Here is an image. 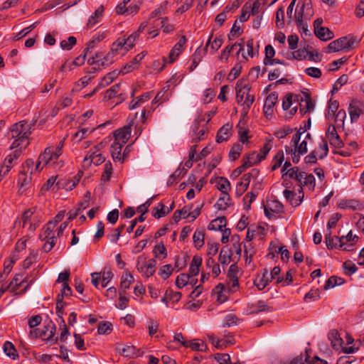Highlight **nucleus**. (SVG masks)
Segmentation results:
<instances>
[{
  "label": "nucleus",
  "instance_id": "e2e57ef3",
  "mask_svg": "<svg viewBox=\"0 0 364 364\" xmlns=\"http://www.w3.org/2000/svg\"><path fill=\"white\" fill-rule=\"evenodd\" d=\"M348 80L347 75H342L333 84V92H337Z\"/></svg>",
  "mask_w": 364,
  "mask_h": 364
},
{
  "label": "nucleus",
  "instance_id": "6e6d98bb",
  "mask_svg": "<svg viewBox=\"0 0 364 364\" xmlns=\"http://www.w3.org/2000/svg\"><path fill=\"white\" fill-rule=\"evenodd\" d=\"M119 84H114L112 85L109 89L106 90L105 93V98L107 100H110L114 97L119 91Z\"/></svg>",
  "mask_w": 364,
  "mask_h": 364
},
{
  "label": "nucleus",
  "instance_id": "13d9d810",
  "mask_svg": "<svg viewBox=\"0 0 364 364\" xmlns=\"http://www.w3.org/2000/svg\"><path fill=\"white\" fill-rule=\"evenodd\" d=\"M112 166L110 161H107L105 164V171L102 175V180L103 181H108L112 176Z\"/></svg>",
  "mask_w": 364,
  "mask_h": 364
},
{
  "label": "nucleus",
  "instance_id": "79ce46f5",
  "mask_svg": "<svg viewBox=\"0 0 364 364\" xmlns=\"http://www.w3.org/2000/svg\"><path fill=\"white\" fill-rule=\"evenodd\" d=\"M217 187L221 193H228V191L230 189V184L227 178L220 177L217 181Z\"/></svg>",
  "mask_w": 364,
  "mask_h": 364
},
{
  "label": "nucleus",
  "instance_id": "a211bd4d",
  "mask_svg": "<svg viewBox=\"0 0 364 364\" xmlns=\"http://www.w3.org/2000/svg\"><path fill=\"white\" fill-rule=\"evenodd\" d=\"M299 176V183L301 185L307 187L311 191L314 190L316 182L315 178L312 174H308L304 171H301Z\"/></svg>",
  "mask_w": 364,
  "mask_h": 364
},
{
  "label": "nucleus",
  "instance_id": "4d7b16f0",
  "mask_svg": "<svg viewBox=\"0 0 364 364\" xmlns=\"http://www.w3.org/2000/svg\"><path fill=\"white\" fill-rule=\"evenodd\" d=\"M55 228V224H53V221H50L48 223L45 228V230L43 235L40 237L41 238L44 237V239L47 237H50L55 236V233L53 232V229Z\"/></svg>",
  "mask_w": 364,
  "mask_h": 364
},
{
  "label": "nucleus",
  "instance_id": "2f4dec72",
  "mask_svg": "<svg viewBox=\"0 0 364 364\" xmlns=\"http://www.w3.org/2000/svg\"><path fill=\"white\" fill-rule=\"evenodd\" d=\"M251 180L250 176L245 174L237 185V193L239 196L242 195L248 188Z\"/></svg>",
  "mask_w": 364,
  "mask_h": 364
},
{
  "label": "nucleus",
  "instance_id": "37998d69",
  "mask_svg": "<svg viewBox=\"0 0 364 364\" xmlns=\"http://www.w3.org/2000/svg\"><path fill=\"white\" fill-rule=\"evenodd\" d=\"M122 38H124V40L126 43V44H124V51H128L134 48L136 42V34L135 32L132 33L127 38L124 36Z\"/></svg>",
  "mask_w": 364,
  "mask_h": 364
},
{
  "label": "nucleus",
  "instance_id": "ddd939ff",
  "mask_svg": "<svg viewBox=\"0 0 364 364\" xmlns=\"http://www.w3.org/2000/svg\"><path fill=\"white\" fill-rule=\"evenodd\" d=\"M299 107L301 115H304L307 112H310L314 109V103L308 93H304L303 96L301 97Z\"/></svg>",
  "mask_w": 364,
  "mask_h": 364
},
{
  "label": "nucleus",
  "instance_id": "f8f14e48",
  "mask_svg": "<svg viewBox=\"0 0 364 364\" xmlns=\"http://www.w3.org/2000/svg\"><path fill=\"white\" fill-rule=\"evenodd\" d=\"M55 330V325L52 321L49 320L44 325L43 329L39 332V337L44 341H53Z\"/></svg>",
  "mask_w": 364,
  "mask_h": 364
},
{
  "label": "nucleus",
  "instance_id": "dca6fc26",
  "mask_svg": "<svg viewBox=\"0 0 364 364\" xmlns=\"http://www.w3.org/2000/svg\"><path fill=\"white\" fill-rule=\"evenodd\" d=\"M348 112L351 122L353 123L357 122L363 113L362 104L358 101H352L349 105Z\"/></svg>",
  "mask_w": 364,
  "mask_h": 364
},
{
  "label": "nucleus",
  "instance_id": "423d86ee",
  "mask_svg": "<svg viewBox=\"0 0 364 364\" xmlns=\"http://www.w3.org/2000/svg\"><path fill=\"white\" fill-rule=\"evenodd\" d=\"M132 127H134L135 132L136 124L134 125V118L131 119L127 125L117 129L113 132L114 141L124 145L131 136Z\"/></svg>",
  "mask_w": 364,
  "mask_h": 364
},
{
  "label": "nucleus",
  "instance_id": "58836bf2",
  "mask_svg": "<svg viewBox=\"0 0 364 364\" xmlns=\"http://www.w3.org/2000/svg\"><path fill=\"white\" fill-rule=\"evenodd\" d=\"M188 347L193 350L205 352L208 350V347L205 343L198 339H194L191 341H188Z\"/></svg>",
  "mask_w": 364,
  "mask_h": 364
},
{
  "label": "nucleus",
  "instance_id": "c756f323",
  "mask_svg": "<svg viewBox=\"0 0 364 364\" xmlns=\"http://www.w3.org/2000/svg\"><path fill=\"white\" fill-rule=\"evenodd\" d=\"M136 5H129V6H127L124 3H121L119 5L116 6V13L119 15H125L128 16L129 14H132L136 10Z\"/></svg>",
  "mask_w": 364,
  "mask_h": 364
},
{
  "label": "nucleus",
  "instance_id": "72a5a7b5",
  "mask_svg": "<svg viewBox=\"0 0 364 364\" xmlns=\"http://www.w3.org/2000/svg\"><path fill=\"white\" fill-rule=\"evenodd\" d=\"M226 225V220L224 217L213 220L208 225V229L212 230H222Z\"/></svg>",
  "mask_w": 364,
  "mask_h": 364
},
{
  "label": "nucleus",
  "instance_id": "4468645a",
  "mask_svg": "<svg viewBox=\"0 0 364 364\" xmlns=\"http://www.w3.org/2000/svg\"><path fill=\"white\" fill-rule=\"evenodd\" d=\"M278 100V95L276 92H271L266 98L263 107L264 113L267 117L272 115L274 107Z\"/></svg>",
  "mask_w": 364,
  "mask_h": 364
},
{
  "label": "nucleus",
  "instance_id": "5fc2aeb1",
  "mask_svg": "<svg viewBox=\"0 0 364 364\" xmlns=\"http://www.w3.org/2000/svg\"><path fill=\"white\" fill-rule=\"evenodd\" d=\"M36 209H37V208L34 207V208L28 209L27 210H26L23 213V215H22V218H21L22 226L23 227H25L26 225L30 221L31 217L35 213Z\"/></svg>",
  "mask_w": 364,
  "mask_h": 364
},
{
  "label": "nucleus",
  "instance_id": "9d476101",
  "mask_svg": "<svg viewBox=\"0 0 364 364\" xmlns=\"http://www.w3.org/2000/svg\"><path fill=\"white\" fill-rule=\"evenodd\" d=\"M21 155V150L16 149L12 154L8 155L4 160L3 166L0 170V178L5 176L13 166V163L15 162Z\"/></svg>",
  "mask_w": 364,
  "mask_h": 364
},
{
  "label": "nucleus",
  "instance_id": "c85d7f7f",
  "mask_svg": "<svg viewBox=\"0 0 364 364\" xmlns=\"http://www.w3.org/2000/svg\"><path fill=\"white\" fill-rule=\"evenodd\" d=\"M230 197L228 193H220V196L217 200L215 207L221 210H225L230 205Z\"/></svg>",
  "mask_w": 364,
  "mask_h": 364
},
{
  "label": "nucleus",
  "instance_id": "393cba45",
  "mask_svg": "<svg viewBox=\"0 0 364 364\" xmlns=\"http://www.w3.org/2000/svg\"><path fill=\"white\" fill-rule=\"evenodd\" d=\"M205 230L198 229L195 231L193 236V241L196 249H200L204 245Z\"/></svg>",
  "mask_w": 364,
  "mask_h": 364
},
{
  "label": "nucleus",
  "instance_id": "bf43d9fd",
  "mask_svg": "<svg viewBox=\"0 0 364 364\" xmlns=\"http://www.w3.org/2000/svg\"><path fill=\"white\" fill-rule=\"evenodd\" d=\"M37 23H38V22H36V23L31 24L30 26L22 29L20 32H18V33H16L14 36V39L15 41H18L21 38H22L23 37L26 36L28 33H30L36 26Z\"/></svg>",
  "mask_w": 364,
  "mask_h": 364
},
{
  "label": "nucleus",
  "instance_id": "3c124183",
  "mask_svg": "<svg viewBox=\"0 0 364 364\" xmlns=\"http://www.w3.org/2000/svg\"><path fill=\"white\" fill-rule=\"evenodd\" d=\"M318 151L319 152L318 158L320 159H322L325 156H327L328 152V144H327L326 140L321 139V141L319 143V145H318Z\"/></svg>",
  "mask_w": 364,
  "mask_h": 364
},
{
  "label": "nucleus",
  "instance_id": "9b49d317",
  "mask_svg": "<svg viewBox=\"0 0 364 364\" xmlns=\"http://www.w3.org/2000/svg\"><path fill=\"white\" fill-rule=\"evenodd\" d=\"M326 137L330 142L331 145L336 148H341L343 146V143L337 133L334 125H329L326 132Z\"/></svg>",
  "mask_w": 364,
  "mask_h": 364
},
{
  "label": "nucleus",
  "instance_id": "0eeeda50",
  "mask_svg": "<svg viewBox=\"0 0 364 364\" xmlns=\"http://www.w3.org/2000/svg\"><path fill=\"white\" fill-rule=\"evenodd\" d=\"M354 39L348 36H343L331 42L327 48L329 52H339L341 50L349 51L354 44Z\"/></svg>",
  "mask_w": 364,
  "mask_h": 364
},
{
  "label": "nucleus",
  "instance_id": "4c0bfd02",
  "mask_svg": "<svg viewBox=\"0 0 364 364\" xmlns=\"http://www.w3.org/2000/svg\"><path fill=\"white\" fill-rule=\"evenodd\" d=\"M134 282V277L129 272H124L121 278V288L128 289Z\"/></svg>",
  "mask_w": 364,
  "mask_h": 364
},
{
  "label": "nucleus",
  "instance_id": "b1692460",
  "mask_svg": "<svg viewBox=\"0 0 364 364\" xmlns=\"http://www.w3.org/2000/svg\"><path fill=\"white\" fill-rule=\"evenodd\" d=\"M299 199L298 201H294V196H296V194L294 193L291 191L284 190V192H283V194H284V196L285 197V198L287 200H289L292 205L298 206V205H299L301 203V202L303 200V198H304V195L303 194L301 196V193H302V188L301 187L299 188Z\"/></svg>",
  "mask_w": 364,
  "mask_h": 364
},
{
  "label": "nucleus",
  "instance_id": "603ef678",
  "mask_svg": "<svg viewBox=\"0 0 364 364\" xmlns=\"http://www.w3.org/2000/svg\"><path fill=\"white\" fill-rule=\"evenodd\" d=\"M284 156L283 151H279L273 158L272 170H276L277 168L280 167L284 161Z\"/></svg>",
  "mask_w": 364,
  "mask_h": 364
},
{
  "label": "nucleus",
  "instance_id": "680f3d73",
  "mask_svg": "<svg viewBox=\"0 0 364 364\" xmlns=\"http://www.w3.org/2000/svg\"><path fill=\"white\" fill-rule=\"evenodd\" d=\"M169 213V210L165 207L162 203H159L158 207L156 208V212L154 213V216L156 218H160L164 217Z\"/></svg>",
  "mask_w": 364,
  "mask_h": 364
},
{
  "label": "nucleus",
  "instance_id": "0e129e2a",
  "mask_svg": "<svg viewBox=\"0 0 364 364\" xmlns=\"http://www.w3.org/2000/svg\"><path fill=\"white\" fill-rule=\"evenodd\" d=\"M320 297L318 289H311L304 296V301L306 302L316 301Z\"/></svg>",
  "mask_w": 364,
  "mask_h": 364
},
{
  "label": "nucleus",
  "instance_id": "7c9ffc66",
  "mask_svg": "<svg viewBox=\"0 0 364 364\" xmlns=\"http://www.w3.org/2000/svg\"><path fill=\"white\" fill-rule=\"evenodd\" d=\"M3 349L5 354L13 360H16L18 357L16 350L12 343L6 341L3 346Z\"/></svg>",
  "mask_w": 364,
  "mask_h": 364
},
{
  "label": "nucleus",
  "instance_id": "473e14b6",
  "mask_svg": "<svg viewBox=\"0 0 364 364\" xmlns=\"http://www.w3.org/2000/svg\"><path fill=\"white\" fill-rule=\"evenodd\" d=\"M328 339L331 341V345L334 349H339L342 345V339L336 331H332L328 333Z\"/></svg>",
  "mask_w": 364,
  "mask_h": 364
},
{
  "label": "nucleus",
  "instance_id": "a19ab883",
  "mask_svg": "<svg viewBox=\"0 0 364 364\" xmlns=\"http://www.w3.org/2000/svg\"><path fill=\"white\" fill-rule=\"evenodd\" d=\"M156 261L151 259L148 264L141 267V273L146 277H151L155 272Z\"/></svg>",
  "mask_w": 364,
  "mask_h": 364
},
{
  "label": "nucleus",
  "instance_id": "338daca9",
  "mask_svg": "<svg viewBox=\"0 0 364 364\" xmlns=\"http://www.w3.org/2000/svg\"><path fill=\"white\" fill-rule=\"evenodd\" d=\"M124 228H125V225H122L118 227L117 228L114 229V232L112 234L108 235V237L112 242L115 243L117 242V240H119V238L121 235V232H122V230H124Z\"/></svg>",
  "mask_w": 364,
  "mask_h": 364
},
{
  "label": "nucleus",
  "instance_id": "052dcab7",
  "mask_svg": "<svg viewBox=\"0 0 364 364\" xmlns=\"http://www.w3.org/2000/svg\"><path fill=\"white\" fill-rule=\"evenodd\" d=\"M167 18H161L160 21L156 24L157 26H161L163 31L166 33H170L174 29V26L172 24L167 23Z\"/></svg>",
  "mask_w": 364,
  "mask_h": 364
},
{
  "label": "nucleus",
  "instance_id": "f704fd0d",
  "mask_svg": "<svg viewBox=\"0 0 364 364\" xmlns=\"http://www.w3.org/2000/svg\"><path fill=\"white\" fill-rule=\"evenodd\" d=\"M213 35H210L208 42L206 43L205 50H207L209 46H210V49L213 50V53L218 50L223 44V39L221 38H215L214 40L211 41Z\"/></svg>",
  "mask_w": 364,
  "mask_h": 364
},
{
  "label": "nucleus",
  "instance_id": "a878e982",
  "mask_svg": "<svg viewBox=\"0 0 364 364\" xmlns=\"http://www.w3.org/2000/svg\"><path fill=\"white\" fill-rule=\"evenodd\" d=\"M26 282V279H23V275L21 274H16L12 281L6 287L11 291L15 292L21 285Z\"/></svg>",
  "mask_w": 364,
  "mask_h": 364
},
{
  "label": "nucleus",
  "instance_id": "1a4fd4ad",
  "mask_svg": "<svg viewBox=\"0 0 364 364\" xmlns=\"http://www.w3.org/2000/svg\"><path fill=\"white\" fill-rule=\"evenodd\" d=\"M284 212L283 205L277 200H268L264 205V214L269 219L276 218Z\"/></svg>",
  "mask_w": 364,
  "mask_h": 364
},
{
  "label": "nucleus",
  "instance_id": "2eb2a0df",
  "mask_svg": "<svg viewBox=\"0 0 364 364\" xmlns=\"http://www.w3.org/2000/svg\"><path fill=\"white\" fill-rule=\"evenodd\" d=\"M207 132L205 127H200L198 122H196L192 125V129L191 132V137L192 142L197 143L202 141Z\"/></svg>",
  "mask_w": 364,
  "mask_h": 364
},
{
  "label": "nucleus",
  "instance_id": "e433bc0d",
  "mask_svg": "<svg viewBox=\"0 0 364 364\" xmlns=\"http://www.w3.org/2000/svg\"><path fill=\"white\" fill-rule=\"evenodd\" d=\"M344 283V279L341 277L332 276L326 282L324 289L327 290L336 286H340Z\"/></svg>",
  "mask_w": 364,
  "mask_h": 364
},
{
  "label": "nucleus",
  "instance_id": "c03bdc74",
  "mask_svg": "<svg viewBox=\"0 0 364 364\" xmlns=\"http://www.w3.org/2000/svg\"><path fill=\"white\" fill-rule=\"evenodd\" d=\"M92 132L93 129L83 128L75 133L73 136V139L75 140L77 142L80 141L82 139L86 138L87 135L90 134Z\"/></svg>",
  "mask_w": 364,
  "mask_h": 364
},
{
  "label": "nucleus",
  "instance_id": "5701e85b",
  "mask_svg": "<svg viewBox=\"0 0 364 364\" xmlns=\"http://www.w3.org/2000/svg\"><path fill=\"white\" fill-rule=\"evenodd\" d=\"M202 264V259L199 256H194L189 267V274L190 277H194L199 273V267Z\"/></svg>",
  "mask_w": 364,
  "mask_h": 364
},
{
  "label": "nucleus",
  "instance_id": "bb28decb",
  "mask_svg": "<svg viewBox=\"0 0 364 364\" xmlns=\"http://www.w3.org/2000/svg\"><path fill=\"white\" fill-rule=\"evenodd\" d=\"M124 44H126L124 38H119L114 41L111 47L112 54L124 55L127 51H124Z\"/></svg>",
  "mask_w": 364,
  "mask_h": 364
},
{
  "label": "nucleus",
  "instance_id": "8fccbe9b",
  "mask_svg": "<svg viewBox=\"0 0 364 364\" xmlns=\"http://www.w3.org/2000/svg\"><path fill=\"white\" fill-rule=\"evenodd\" d=\"M113 277V274L109 269H105L101 276V286L105 288L107 286L108 283L111 281Z\"/></svg>",
  "mask_w": 364,
  "mask_h": 364
},
{
  "label": "nucleus",
  "instance_id": "412c9836",
  "mask_svg": "<svg viewBox=\"0 0 364 364\" xmlns=\"http://www.w3.org/2000/svg\"><path fill=\"white\" fill-rule=\"evenodd\" d=\"M124 144L114 141L110 147V151L114 161L122 162L124 160L123 154L121 153Z\"/></svg>",
  "mask_w": 364,
  "mask_h": 364
},
{
  "label": "nucleus",
  "instance_id": "774afa93",
  "mask_svg": "<svg viewBox=\"0 0 364 364\" xmlns=\"http://www.w3.org/2000/svg\"><path fill=\"white\" fill-rule=\"evenodd\" d=\"M238 320L239 319L235 314H229L225 317L223 326L229 327L233 325H236Z\"/></svg>",
  "mask_w": 364,
  "mask_h": 364
},
{
  "label": "nucleus",
  "instance_id": "49530a36",
  "mask_svg": "<svg viewBox=\"0 0 364 364\" xmlns=\"http://www.w3.org/2000/svg\"><path fill=\"white\" fill-rule=\"evenodd\" d=\"M173 267L171 264H166L162 266L159 270V275L163 279H168L173 272Z\"/></svg>",
  "mask_w": 364,
  "mask_h": 364
},
{
  "label": "nucleus",
  "instance_id": "4be33fe9",
  "mask_svg": "<svg viewBox=\"0 0 364 364\" xmlns=\"http://www.w3.org/2000/svg\"><path fill=\"white\" fill-rule=\"evenodd\" d=\"M231 134V126L228 124L223 126L218 132L216 141L218 143L227 141Z\"/></svg>",
  "mask_w": 364,
  "mask_h": 364
},
{
  "label": "nucleus",
  "instance_id": "f257e3e1",
  "mask_svg": "<svg viewBox=\"0 0 364 364\" xmlns=\"http://www.w3.org/2000/svg\"><path fill=\"white\" fill-rule=\"evenodd\" d=\"M34 123H28L26 121H21L13 124L10 128L11 137L14 141L11 149L25 148L28 144V139L33 130Z\"/></svg>",
  "mask_w": 364,
  "mask_h": 364
},
{
  "label": "nucleus",
  "instance_id": "7ed1b4c3",
  "mask_svg": "<svg viewBox=\"0 0 364 364\" xmlns=\"http://www.w3.org/2000/svg\"><path fill=\"white\" fill-rule=\"evenodd\" d=\"M237 102L243 106L245 112L247 113L254 102V97L250 95V85L242 80H238L235 85Z\"/></svg>",
  "mask_w": 364,
  "mask_h": 364
},
{
  "label": "nucleus",
  "instance_id": "69168bd1",
  "mask_svg": "<svg viewBox=\"0 0 364 364\" xmlns=\"http://www.w3.org/2000/svg\"><path fill=\"white\" fill-rule=\"evenodd\" d=\"M272 147V140H267L266 143L264 144L263 147L260 149L259 153L258 154L260 156V159L264 160L267 155V154L269 152Z\"/></svg>",
  "mask_w": 364,
  "mask_h": 364
},
{
  "label": "nucleus",
  "instance_id": "20e7f679",
  "mask_svg": "<svg viewBox=\"0 0 364 364\" xmlns=\"http://www.w3.org/2000/svg\"><path fill=\"white\" fill-rule=\"evenodd\" d=\"M36 172L38 171L35 170L33 160H26L22 165L21 171L18 174V184L21 188H27L31 184L32 175Z\"/></svg>",
  "mask_w": 364,
  "mask_h": 364
},
{
  "label": "nucleus",
  "instance_id": "39448f33",
  "mask_svg": "<svg viewBox=\"0 0 364 364\" xmlns=\"http://www.w3.org/2000/svg\"><path fill=\"white\" fill-rule=\"evenodd\" d=\"M103 147V144L100 143L90 149L84 158L83 166L89 167L92 164L95 166L102 164L105 161V156L100 152Z\"/></svg>",
  "mask_w": 364,
  "mask_h": 364
},
{
  "label": "nucleus",
  "instance_id": "cd10ccee",
  "mask_svg": "<svg viewBox=\"0 0 364 364\" xmlns=\"http://www.w3.org/2000/svg\"><path fill=\"white\" fill-rule=\"evenodd\" d=\"M315 35L320 40L326 41L334 37L333 32L327 27H321L315 32Z\"/></svg>",
  "mask_w": 364,
  "mask_h": 364
},
{
  "label": "nucleus",
  "instance_id": "6e6552de",
  "mask_svg": "<svg viewBox=\"0 0 364 364\" xmlns=\"http://www.w3.org/2000/svg\"><path fill=\"white\" fill-rule=\"evenodd\" d=\"M331 234V230H329V232L325 235V242L328 249L340 248L346 251H352V244H346L343 236L333 237Z\"/></svg>",
  "mask_w": 364,
  "mask_h": 364
},
{
  "label": "nucleus",
  "instance_id": "6ab92c4d",
  "mask_svg": "<svg viewBox=\"0 0 364 364\" xmlns=\"http://www.w3.org/2000/svg\"><path fill=\"white\" fill-rule=\"evenodd\" d=\"M173 85L175 86V84H173L171 80L167 82V85L164 86L161 91H159L155 97L154 101L159 103H163L167 101L171 96L170 87Z\"/></svg>",
  "mask_w": 364,
  "mask_h": 364
},
{
  "label": "nucleus",
  "instance_id": "09e8293b",
  "mask_svg": "<svg viewBox=\"0 0 364 364\" xmlns=\"http://www.w3.org/2000/svg\"><path fill=\"white\" fill-rule=\"evenodd\" d=\"M76 42L75 37L70 36L68 40H63L60 42V47L63 50H70L76 44Z\"/></svg>",
  "mask_w": 364,
  "mask_h": 364
},
{
  "label": "nucleus",
  "instance_id": "a18cd8bd",
  "mask_svg": "<svg viewBox=\"0 0 364 364\" xmlns=\"http://www.w3.org/2000/svg\"><path fill=\"white\" fill-rule=\"evenodd\" d=\"M190 279L189 274H180L176 279V285L178 289H182L185 286L188 284Z\"/></svg>",
  "mask_w": 364,
  "mask_h": 364
},
{
  "label": "nucleus",
  "instance_id": "f03ea898",
  "mask_svg": "<svg viewBox=\"0 0 364 364\" xmlns=\"http://www.w3.org/2000/svg\"><path fill=\"white\" fill-rule=\"evenodd\" d=\"M59 157L60 156L54 151L53 147H47L38 156L35 170L41 171L45 166H50L53 168H60L62 165L60 164L61 162L58 161Z\"/></svg>",
  "mask_w": 364,
  "mask_h": 364
},
{
  "label": "nucleus",
  "instance_id": "f3484780",
  "mask_svg": "<svg viewBox=\"0 0 364 364\" xmlns=\"http://www.w3.org/2000/svg\"><path fill=\"white\" fill-rule=\"evenodd\" d=\"M272 280L269 278V272L267 269H263L262 271V275H258L254 281V284L257 287L259 290L264 289L269 282Z\"/></svg>",
  "mask_w": 364,
  "mask_h": 364
},
{
  "label": "nucleus",
  "instance_id": "de8ad7c7",
  "mask_svg": "<svg viewBox=\"0 0 364 364\" xmlns=\"http://www.w3.org/2000/svg\"><path fill=\"white\" fill-rule=\"evenodd\" d=\"M284 24V9L280 7L276 12V26L279 28H282Z\"/></svg>",
  "mask_w": 364,
  "mask_h": 364
},
{
  "label": "nucleus",
  "instance_id": "ea45409f",
  "mask_svg": "<svg viewBox=\"0 0 364 364\" xmlns=\"http://www.w3.org/2000/svg\"><path fill=\"white\" fill-rule=\"evenodd\" d=\"M243 149V145L240 143L235 144L229 152V158L231 161L236 160L240 155Z\"/></svg>",
  "mask_w": 364,
  "mask_h": 364
},
{
  "label": "nucleus",
  "instance_id": "c9c22d12",
  "mask_svg": "<svg viewBox=\"0 0 364 364\" xmlns=\"http://www.w3.org/2000/svg\"><path fill=\"white\" fill-rule=\"evenodd\" d=\"M118 351L124 357L132 358L136 353V348L134 346L125 345L117 348Z\"/></svg>",
  "mask_w": 364,
  "mask_h": 364
},
{
  "label": "nucleus",
  "instance_id": "aec40b11",
  "mask_svg": "<svg viewBox=\"0 0 364 364\" xmlns=\"http://www.w3.org/2000/svg\"><path fill=\"white\" fill-rule=\"evenodd\" d=\"M214 294L216 295V299L222 304L228 299V292L229 291L223 284H218L213 290Z\"/></svg>",
  "mask_w": 364,
  "mask_h": 364
},
{
  "label": "nucleus",
  "instance_id": "864d4df0",
  "mask_svg": "<svg viewBox=\"0 0 364 364\" xmlns=\"http://www.w3.org/2000/svg\"><path fill=\"white\" fill-rule=\"evenodd\" d=\"M237 43H235L234 44H230L227 46L223 50H222L220 58L222 61H227L230 53L235 48H236Z\"/></svg>",
  "mask_w": 364,
  "mask_h": 364
}]
</instances>
